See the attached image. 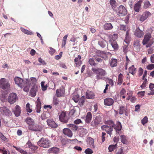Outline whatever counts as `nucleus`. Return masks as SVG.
<instances>
[{
  "label": "nucleus",
  "mask_w": 154,
  "mask_h": 154,
  "mask_svg": "<svg viewBox=\"0 0 154 154\" xmlns=\"http://www.w3.org/2000/svg\"><path fill=\"white\" fill-rule=\"evenodd\" d=\"M120 139L121 141L124 144H126L127 143V141L126 140V136L125 135H121L120 136Z\"/></svg>",
  "instance_id": "obj_39"
},
{
  "label": "nucleus",
  "mask_w": 154,
  "mask_h": 154,
  "mask_svg": "<svg viewBox=\"0 0 154 154\" xmlns=\"http://www.w3.org/2000/svg\"><path fill=\"white\" fill-rule=\"evenodd\" d=\"M143 70L142 68L140 67L138 71V75L139 76H141L143 73Z\"/></svg>",
  "instance_id": "obj_55"
},
{
  "label": "nucleus",
  "mask_w": 154,
  "mask_h": 154,
  "mask_svg": "<svg viewBox=\"0 0 154 154\" xmlns=\"http://www.w3.org/2000/svg\"><path fill=\"white\" fill-rule=\"evenodd\" d=\"M0 152H1L3 154H7V151L5 150L4 147H3V149H0Z\"/></svg>",
  "instance_id": "obj_63"
},
{
  "label": "nucleus",
  "mask_w": 154,
  "mask_h": 154,
  "mask_svg": "<svg viewBox=\"0 0 154 154\" xmlns=\"http://www.w3.org/2000/svg\"><path fill=\"white\" fill-rule=\"evenodd\" d=\"M97 56L100 57L105 60L107 59V55L109 54V53L105 51H101L98 50L96 52Z\"/></svg>",
  "instance_id": "obj_15"
},
{
  "label": "nucleus",
  "mask_w": 154,
  "mask_h": 154,
  "mask_svg": "<svg viewBox=\"0 0 154 154\" xmlns=\"http://www.w3.org/2000/svg\"><path fill=\"white\" fill-rule=\"evenodd\" d=\"M26 145L28 146L32 150H35L38 148L37 146H35L34 145L32 144L31 142L28 141L26 143Z\"/></svg>",
  "instance_id": "obj_30"
},
{
  "label": "nucleus",
  "mask_w": 154,
  "mask_h": 154,
  "mask_svg": "<svg viewBox=\"0 0 154 154\" xmlns=\"http://www.w3.org/2000/svg\"><path fill=\"white\" fill-rule=\"evenodd\" d=\"M0 87L3 90H8L10 88V85L9 81L2 78L0 79Z\"/></svg>",
  "instance_id": "obj_7"
},
{
  "label": "nucleus",
  "mask_w": 154,
  "mask_h": 154,
  "mask_svg": "<svg viewBox=\"0 0 154 154\" xmlns=\"http://www.w3.org/2000/svg\"><path fill=\"white\" fill-rule=\"evenodd\" d=\"M131 40V35L129 34L128 31H127L126 32L124 41L128 45L129 44Z\"/></svg>",
  "instance_id": "obj_22"
},
{
  "label": "nucleus",
  "mask_w": 154,
  "mask_h": 154,
  "mask_svg": "<svg viewBox=\"0 0 154 154\" xmlns=\"http://www.w3.org/2000/svg\"><path fill=\"white\" fill-rule=\"evenodd\" d=\"M102 120L101 116L99 115L97 116L94 120L91 122V125L94 128H96L101 122Z\"/></svg>",
  "instance_id": "obj_9"
},
{
  "label": "nucleus",
  "mask_w": 154,
  "mask_h": 154,
  "mask_svg": "<svg viewBox=\"0 0 154 154\" xmlns=\"http://www.w3.org/2000/svg\"><path fill=\"white\" fill-rule=\"evenodd\" d=\"M117 60L116 59L112 58L110 62L109 63L110 66L112 67L116 66L117 65Z\"/></svg>",
  "instance_id": "obj_28"
},
{
  "label": "nucleus",
  "mask_w": 154,
  "mask_h": 154,
  "mask_svg": "<svg viewBox=\"0 0 154 154\" xmlns=\"http://www.w3.org/2000/svg\"><path fill=\"white\" fill-rule=\"evenodd\" d=\"M85 152L86 154H92L93 152L91 149L88 148L85 149Z\"/></svg>",
  "instance_id": "obj_45"
},
{
  "label": "nucleus",
  "mask_w": 154,
  "mask_h": 154,
  "mask_svg": "<svg viewBox=\"0 0 154 154\" xmlns=\"http://www.w3.org/2000/svg\"><path fill=\"white\" fill-rule=\"evenodd\" d=\"M64 93L63 90L60 89H57L56 91L57 96L58 97H60L62 96V94Z\"/></svg>",
  "instance_id": "obj_36"
},
{
  "label": "nucleus",
  "mask_w": 154,
  "mask_h": 154,
  "mask_svg": "<svg viewBox=\"0 0 154 154\" xmlns=\"http://www.w3.org/2000/svg\"><path fill=\"white\" fill-rule=\"evenodd\" d=\"M87 142L90 146L89 147L93 148H95L94 145V141L93 138L89 137L87 139Z\"/></svg>",
  "instance_id": "obj_27"
},
{
  "label": "nucleus",
  "mask_w": 154,
  "mask_h": 154,
  "mask_svg": "<svg viewBox=\"0 0 154 154\" xmlns=\"http://www.w3.org/2000/svg\"><path fill=\"white\" fill-rule=\"evenodd\" d=\"M92 118V115L91 113L90 112H88L86 115L85 117V121L87 123H89L91 121Z\"/></svg>",
  "instance_id": "obj_25"
},
{
  "label": "nucleus",
  "mask_w": 154,
  "mask_h": 154,
  "mask_svg": "<svg viewBox=\"0 0 154 154\" xmlns=\"http://www.w3.org/2000/svg\"><path fill=\"white\" fill-rule=\"evenodd\" d=\"M150 5H151L149 2L148 1H145L144 2L143 8H147L149 7Z\"/></svg>",
  "instance_id": "obj_41"
},
{
  "label": "nucleus",
  "mask_w": 154,
  "mask_h": 154,
  "mask_svg": "<svg viewBox=\"0 0 154 154\" xmlns=\"http://www.w3.org/2000/svg\"><path fill=\"white\" fill-rule=\"evenodd\" d=\"M28 128L29 130L35 131H41L42 130L41 126L37 124H34V123L29 126Z\"/></svg>",
  "instance_id": "obj_12"
},
{
  "label": "nucleus",
  "mask_w": 154,
  "mask_h": 154,
  "mask_svg": "<svg viewBox=\"0 0 154 154\" xmlns=\"http://www.w3.org/2000/svg\"><path fill=\"white\" fill-rule=\"evenodd\" d=\"M88 62L89 64L92 66H95L96 65L94 59L93 58H90L88 60Z\"/></svg>",
  "instance_id": "obj_42"
},
{
  "label": "nucleus",
  "mask_w": 154,
  "mask_h": 154,
  "mask_svg": "<svg viewBox=\"0 0 154 154\" xmlns=\"http://www.w3.org/2000/svg\"><path fill=\"white\" fill-rule=\"evenodd\" d=\"M29 106L30 104L29 103H27L26 105V109L27 112L31 113L32 112V110L30 109Z\"/></svg>",
  "instance_id": "obj_47"
},
{
  "label": "nucleus",
  "mask_w": 154,
  "mask_h": 154,
  "mask_svg": "<svg viewBox=\"0 0 154 154\" xmlns=\"http://www.w3.org/2000/svg\"><path fill=\"white\" fill-rule=\"evenodd\" d=\"M0 112L3 115L6 116H10L11 115V112L6 106H3L0 108Z\"/></svg>",
  "instance_id": "obj_14"
},
{
  "label": "nucleus",
  "mask_w": 154,
  "mask_h": 154,
  "mask_svg": "<svg viewBox=\"0 0 154 154\" xmlns=\"http://www.w3.org/2000/svg\"><path fill=\"white\" fill-rule=\"evenodd\" d=\"M117 144L115 145H110L109 146L108 149L109 152H111L116 148V147Z\"/></svg>",
  "instance_id": "obj_37"
},
{
  "label": "nucleus",
  "mask_w": 154,
  "mask_h": 154,
  "mask_svg": "<svg viewBox=\"0 0 154 154\" xmlns=\"http://www.w3.org/2000/svg\"><path fill=\"white\" fill-rule=\"evenodd\" d=\"M143 0H140L136 3L134 6V10L137 12H139L140 9L141 8V5L143 2Z\"/></svg>",
  "instance_id": "obj_16"
},
{
  "label": "nucleus",
  "mask_w": 154,
  "mask_h": 154,
  "mask_svg": "<svg viewBox=\"0 0 154 154\" xmlns=\"http://www.w3.org/2000/svg\"><path fill=\"white\" fill-rule=\"evenodd\" d=\"M79 100V103H80L81 104L83 105V103L85 101V99L83 97H81Z\"/></svg>",
  "instance_id": "obj_61"
},
{
  "label": "nucleus",
  "mask_w": 154,
  "mask_h": 154,
  "mask_svg": "<svg viewBox=\"0 0 154 154\" xmlns=\"http://www.w3.org/2000/svg\"><path fill=\"white\" fill-rule=\"evenodd\" d=\"M114 103L113 99L110 98H107L104 100V104L105 105L111 106Z\"/></svg>",
  "instance_id": "obj_20"
},
{
  "label": "nucleus",
  "mask_w": 154,
  "mask_h": 154,
  "mask_svg": "<svg viewBox=\"0 0 154 154\" xmlns=\"http://www.w3.org/2000/svg\"><path fill=\"white\" fill-rule=\"evenodd\" d=\"M107 122V125H103L102 126L101 128L105 130L110 136L112 134V132L113 131V128L115 130L116 134H120L121 133L122 126L120 122H117L116 125L112 121H109Z\"/></svg>",
  "instance_id": "obj_1"
},
{
  "label": "nucleus",
  "mask_w": 154,
  "mask_h": 154,
  "mask_svg": "<svg viewBox=\"0 0 154 154\" xmlns=\"http://www.w3.org/2000/svg\"><path fill=\"white\" fill-rule=\"evenodd\" d=\"M36 111L37 113H40V109L41 108V103L40 101V99L38 98L36 103Z\"/></svg>",
  "instance_id": "obj_23"
},
{
  "label": "nucleus",
  "mask_w": 154,
  "mask_h": 154,
  "mask_svg": "<svg viewBox=\"0 0 154 154\" xmlns=\"http://www.w3.org/2000/svg\"><path fill=\"white\" fill-rule=\"evenodd\" d=\"M14 81L15 83L19 87L21 88H23L24 91H29L30 87V79H26L25 80L18 77H16Z\"/></svg>",
  "instance_id": "obj_2"
},
{
  "label": "nucleus",
  "mask_w": 154,
  "mask_h": 154,
  "mask_svg": "<svg viewBox=\"0 0 154 154\" xmlns=\"http://www.w3.org/2000/svg\"><path fill=\"white\" fill-rule=\"evenodd\" d=\"M116 1L115 0H110V4L112 8H115Z\"/></svg>",
  "instance_id": "obj_49"
},
{
  "label": "nucleus",
  "mask_w": 154,
  "mask_h": 154,
  "mask_svg": "<svg viewBox=\"0 0 154 154\" xmlns=\"http://www.w3.org/2000/svg\"><path fill=\"white\" fill-rule=\"evenodd\" d=\"M17 99V96L16 93H11L8 98V101L11 104H13L16 101Z\"/></svg>",
  "instance_id": "obj_10"
},
{
  "label": "nucleus",
  "mask_w": 154,
  "mask_h": 154,
  "mask_svg": "<svg viewBox=\"0 0 154 154\" xmlns=\"http://www.w3.org/2000/svg\"><path fill=\"white\" fill-rule=\"evenodd\" d=\"M113 26L111 23H106L104 25V28L105 30H109L113 28Z\"/></svg>",
  "instance_id": "obj_32"
},
{
  "label": "nucleus",
  "mask_w": 154,
  "mask_h": 154,
  "mask_svg": "<svg viewBox=\"0 0 154 154\" xmlns=\"http://www.w3.org/2000/svg\"><path fill=\"white\" fill-rule=\"evenodd\" d=\"M70 116L67 112H62L59 116L60 121L63 123H66L69 119Z\"/></svg>",
  "instance_id": "obj_8"
},
{
  "label": "nucleus",
  "mask_w": 154,
  "mask_h": 154,
  "mask_svg": "<svg viewBox=\"0 0 154 154\" xmlns=\"http://www.w3.org/2000/svg\"><path fill=\"white\" fill-rule=\"evenodd\" d=\"M38 60L40 63L42 65H45L46 64L45 62L40 57L38 59Z\"/></svg>",
  "instance_id": "obj_57"
},
{
  "label": "nucleus",
  "mask_w": 154,
  "mask_h": 154,
  "mask_svg": "<svg viewBox=\"0 0 154 154\" xmlns=\"http://www.w3.org/2000/svg\"><path fill=\"white\" fill-rule=\"evenodd\" d=\"M109 42L112 48L114 50H117L118 49V45L117 42L112 38L109 39Z\"/></svg>",
  "instance_id": "obj_17"
},
{
  "label": "nucleus",
  "mask_w": 154,
  "mask_h": 154,
  "mask_svg": "<svg viewBox=\"0 0 154 154\" xmlns=\"http://www.w3.org/2000/svg\"><path fill=\"white\" fill-rule=\"evenodd\" d=\"M118 15L120 16H123L127 14V11L123 5H120L117 10Z\"/></svg>",
  "instance_id": "obj_11"
},
{
  "label": "nucleus",
  "mask_w": 154,
  "mask_h": 154,
  "mask_svg": "<svg viewBox=\"0 0 154 154\" xmlns=\"http://www.w3.org/2000/svg\"><path fill=\"white\" fill-rule=\"evenodd\" d=\"M125 111V107L122 106H121L119 108V114L120 115L123 114Z\"/></svg>",
  "instance_id": "obj_43"
},
{
  "label": "nucleus",
  "mask_w": 154,
  "mask_h": 154,
  "mask_svg": "<svg viewBox=\"0 0 154 154\" xmlns=\"http://www.w3.org/2000/svg\"><path fill=\"white\" fill-rule=\"evenodd\" d=\"M94 57H95L96 61L100 63L102 62L103 60L100 58L97 57L96 55L94 56Z\"/></svg>",
  "instance_id": "obj_56"
},
{
  "label": "nucleus",
  "mask_w": 154,
  "mask_h": 154,
  "mask_svg": "<svg viewBox=\"0 0 154 154\" xmlns=\"http://www.w3.org/2000/svg\"><path fill=\"white\" fill-rule=\"evenodd\" d=\"M127 27L126 26L124 25H121L120 27V29L122 30L125 31L126 30Z\"/></svg>",
  "instance_id": "obj_62"
},
{
  "label": "nucleus",
  "mask_w": 154,
  "mask_h": 154,
  "mask_svg": "<svg viewBox=\"0 0 154 154\" xmlns=\"http://www.w3.org/2000/svg\"><path fill=\"white\" fill-rule=\"evenodd\" d=\"M134 45L137 46H140V41L138 40H135L134 42Z\"/></svg>",
  "instance_id": "obj_58"
},
{
  "label": "nucleus",
  "mask_w": 154,
  "mask_h": 154,
  "mask_svg": "<svg viewBox=\"0 0 154 154\" xmlns=\"http://www.w3.org/2000/svg\"><path fill=\"white\" fill-rule=\"evenodd\" d=\"M118 85H121L123 81V75L122 74L120 73L118 76Z\"/></svg>",
  "instance_id": "obj_35"
},
{
  "label": "nucleus",
  "mask_w": 154,
  "mask_h": 154,
  "mask_svg": "<svg viewBox=\"0 0 154 154\" xmlns=\"http://www.w3.org/2000/svg\"><path fill=\"white\" fill-rule=\"evenodd\" d=\"M106 135V134L105 132H102V141L103 142L105 141V136Z\"/></svg>",
  "instance_id": "obj_64"
},
{
  "label": "nucleus",
  "mask_w": 154,
  "mask_h": 154,
  "mask_svg": "<svg viewBox=\"0 0 154 154\" xmlns=\"http://www.w3.org/2000/svg\"><path fill=\"white\" fill-rule=\"evenodd\" d=\"M74 123L75 124H79L80 123H82V121L80 119H77L74 121Z\"/></svg>",
  "instance_id": "obj_60"
},
{
  "label": "nucleus",
  "mask_w": 154,
  "mask_h": 154,
  "mask_svg": "<svg viewBox=\"0 0 154 154\" xmlns=\"http://www.w3.org/2000/svg\"><path fill=\"white\" fill-rule=\"evenodd\" d=\"M86 95L87 98L89 99H93L94 97L93 92L90 91H87L86 93Z\"/></svg>",
  "instance_id": "obj_26"
},
{
  "label": "nucleus",
  "mask_w": 154,
  "mask_h": 154,
  "mask_svg": "<svg viewBox=\"0 0 154 154\" xmlns=\"http://www.w3.org/2000/svg\"><path fill=\"white\" fill-rule=\"evenodd\" d=\"M73 100L75 103H77L79 100V97L78 95L74 96L73 98Z\"/></svg>",
  "instance_id": "obj_50"
},
{
  "label": "nucleus",
  "mask_w": 154,
  "mask_h": 154,
  "mask_svg": "<svg viewBox=\"0 0 154 154\" xmlns=\"http://www.w3.org/2000/svg\"><path fill=\"white\" fill-rule=\"evenodd\" d=\"M49 48L50 49V50L49 51V53L51 55H53L54 53L55 52V50L51 47H50Z\"/></svg>",
  "instance_id": "obj_53"
},
{
  "label": "nucleus",
  "mask_w": 154,
  "mask_h": 154,
  "mask_svg": "<svg viewBox=\"0 0 154 154\" xmlns=\"http://www.w3.org/2000/svg\"><path fill=\"white\" fill-rule=\"evenodd\" d=\"M151 38V33L149 32L147 33L144 36L142 43L143 45H146V48L150 47L153 44V42L152 41H151L149 43H148Z\"/></svg>",
  "instance_id": "obj_6"
},
{
  "label": "nucleus",
  "mask_w": 154,
  "mask_h": 154,
  "mask_svg": "<svg viewBox=\"0 0 154 154\" xmlns=\"http://www.w3.org/2000/svg\"><path fill=\"white\" fill-rule=\"evenodd\" d=\"M41 84L42 90V91H45L47 89V87L44 86V82H41Z\"/></svg>",
  "instance_id": "obj_52"
},
{
  "label": "nucleus",
  "mask_w": 154,
  "mask_h": 154,
  "mask_svg": "<svg viewBox=\"0 0 154 154\" xmlns=\"http://www.w3.org/2000/svg\"><path fill=\"white\" fill-rule=\"evenodd\" d=\"M148 122V119L146 116H145L141 121V122L142 124L144 125L146 123Z\"/></svg>",
  "instance_id": "obj_44"
},
{
  "label": "nucleus",
  "mask_w": 154,
  "mask_h": 154,
  "mask_svg": "<svg viewBox=\"0 0 154 154\" xmlns=\"http://www.w3.org/2000/svg\"><path fill=\"white\" fill-rule=\"evenodd\" d=\"M13 111L16 116H19L21 112L20 107L18 105H16L15 107V109Z\"/></svg>",
  "instance_id": "obj_24"
},
{
  "label": "nucleus",
  "mask_w": 154,
  "mask_h": 154,
  "mask_svg": "<svg viewBox=\"0 0 154 154\" xmlns=\"http://www.w3.org/2000/svg\"><path fill=\"white\" fill-rule=\"evenodd\" d=\"M63 133L65 135L70 137H72L73 135L72 132L68 128L64 129L63 130Z\"/></svg>",
  "instance_id": "obj_21"
},
{
  "label": "nucleus",
  "mask_w": 154,
  "mask_h": 154,
  "mask_svg": "<svg viewBox=\"0 0 154 154\" xmlns=\"http://www.w3.org/2000/svg\"><path fill=\"white\" fill-rule=\"evenodd\" d=\"M68 127L70 128L74 131H76L78 128V126L73 124H69L67 125Z\"/></svg>",
  "instance_id": "obj_34"
},
{
  "label": "nucleus",
  "mask_w": 154,
  "mask_h": 154,
  "mask_svg": "<svg viewBox=\"0 0 154 154\" xmlns=\"http://www.w3.org/2000/svg\"><path fill=\"white\" fill-rule=\"evenodd\" d=\"M144 33L142 30H141L139 27L137 28L135 30L134 35L137 37L140 38L142 37Z\"/></svg>",
  "instance_id": "obj_18"
},
{
  "label": "nucleus",
  "mask_w": 154,
  "mask_h": 154,
  "mask_svg": "<svg viewBox=\"0 0 154 154\" xmlns=\"http://www.w3.org/2000/svg\"><path fill=\"white\" fill-rule=\"evenodd\" d=\"M136 69L134 67V65H132L129 68V71L130 73L132 74H134Z\"/></svg>",
  "instance_id": "obj_38"
},
{
  "label": "nucleus",
  "mask_w": 154,
  "mask_h": 154,
  "mask_svg": "<svg viewBox=\"0 0 154 154\" xmlns=\"http://www.w3.org/2000/svg\"><path fill=\"white\" fill-rule=\"evenodd\" d=\"M59 102V100H58L57 98L56 97H54V99L53 100V104L55 105H57L58 104Z\"/></svg>",
  "instance_id": "obj_48"
},
{
  "label": "nucleus",
  "mask_w": 154,
  "mask_h": 154,
  "mask_svg": "<svg viewBox=\"0 0 154 154\" xmlns=\"http://www.w3.org/2000/svg\"><path fill=\"white\" fill-rule=\"evenodd\" d=\"M17 150L21 153H23V154H26L27 153L26 152L23 150L20 147H18V148L17 149Z\"/></svg>",
  "instance_id": "obj_59"
},
{
  "label": "nucleus",
  "mask_w": 154,
  "mask_h": 154,
  "mask_svg": "<svg viewBox=\"0 0 154 154\" xmlns=\"http://www.w3.org/2000/svg\"><path fill=\"white\" fill-rule=\"evenodd\" d=\"M47 122L48 126L52 128H55L57 127V125L51 119H47Z\"/></svg>",
  "instance_id": "obj_19"
},
{
  "label": "nucleus",
  "mask_w": 154,
  "mask_h": 154,
  "mask_svg": "<svg viewBox=\"0 0 154 154\" xmlns=\"http://www.w3.org/2000/svg\"><path fill=\"white\" fill-rule=\"evenodd\" d=\"M92 70L97 75L96 78L97 80L102 79V77L106 74V71L102 68H92Z\"/></svg>",
  "instance_id": "obj_4"
},
{
  "label": "nucleus",
  "mask_w": 154,
  "mask_h": 154,
  "mask_svg": "<svg viewBox=\"0 0 154 154\" xmlns=\"http://www.w3.org/2000/svg\"><path fill=\"white\" fill-rule=\"evenodd\" d=\"M30 85L32 86L30 93L31 97H34L36 95V93L38 89V87L36 85V79L35 78H31L30 79Z\"/></svg>",
  "instance_id": "obj_3"
},
{
  "label": "nucleus",
  "mask_w": 154,
  "mask_h": 154,
  "mask_svg": "<svg viewBox=\"0 0 154 154\" xmlns=\"http://www.w3.org/2000/svg\"><path fill=\"white\" fill-rule=\"evenodd\" d=\"M59 149L56 147H53L48 149V152L49 153H57L59 151Z\"/></svg>",
  "instance_id": "obj_29"
},
{
  "label": "nucleus",
  "mask_w": 154,
  "mask_h": 154,
  "mask_svg": "<svg viewBox=\"0 0 154 154\" xmlns=\"http://www.w3.org/2000/svg\"><path fill=\"white\" fill-rule=\"evenodd\" d=\"M81 59V56L79 55L77 57H76L74 59V62H75V64L77 66L78 64L77 62L79 60H80Z\"/></svg>",
  "instance_id": "obj_51"
},
{
  "label": "nucleus",
  "mask_w": 154,
  "mask_h": 154,
  "mask_svg": "<svg viewBox=\"0 0 154 154\" xmlns=\"http://www.w3.org/2000/svg\"><path fill=\"white\" fill-rule=\"evenodd\" d=\"M151 15V13L148 11L144 12L142 14L140 15L139 20L141 22H143Z\"/></svg>",
  "instance_id": "obj_13"
},
{
  "label": "nucleus",
  "mask_w": 154,
  "mask_h": 154,
  "mask_svg": "<svg viewBox=\"0 0 154 154\" xmlns=\"http://www.w3.org/2000/svg\"><path fill=\"white\" fill-rule=\"evenodd\" d=\"M107 42L104 40L99 41L98 42V44L102 48H104L105 47L107 44Z\"/></svg>",
  "instance_id": "obj_31"
},
{
  "label": "nucleus",
  "mask_w": 154,
  "mask_h": 154,
  "mask_svg": "<svg viewBox=\"0 0 154 154\" xmlns=\"http://www.w3.org/2000/svg\"><path fill=\"white\" fill-rule=\"evenodd\" d=\"M68 36V34L64 36L62 42V46H64L66 43V39Z\"/></svg>",
  "instance_id": "obj_40"
},
{
  "label": "nucleus",
  "mask_w": 154,
  "mask_h": 154,
  "mask_svg": "<svg viewBox=\"0 0 154 154\" xmlns=\"http://www.w3.org/2000/svg\"><path fill=\"white\" fill-rule=\"evenodd\" d=\"M75 108L74 107L73 109H71L70 112V114L71 115H74L76 112Z\"/></svg>",
  "instance_id": "obj_54"
},
{
  "label": "nucleus",
  "mask_w": 154,
  "mask_h": 154,
  "mask_svg": "<svg viewBox=\"0 0 154 154\" xmlns=\"http://www.w3.org/2000/svg\"><path fill=\"white\" fill-rule=\"evenodd\" d=\"M0 138L2 140L6 142H8V140L7 138L2 134V133L0 132Z\"/></svg>",
  "instance_id": "obj_46"
},
{
  "label": "nucleus",
  "mask_w": 154,
  "mask_h": 154,
  "mask_svg": "<svg viewBox=\"0 0 154 154\" xmlns=\"http://www.w3.org/2000/svg\"><path fill=\"white\" fill-rule=\"evenodd\" d=\"M50 143L48 138L42 137L38 142L37 144L41 147L48 148L50 147Z\"/></svg>",
  "instance_id": "obj_5"
},
{
  "label": "nucleus",
  "mask_w": 154,
  "mask_h": 154,
  "mask_svg": "<svg viewBox=\"0 0 154 154\" xmlns=\"http://www.w3.org/2000/svg\"><path fill=\"white\" fill-rule=\"evenodd\" d=\"M26 122L27 124L29 125V126L34 123V122L33 119L30 117L27 118L26 119Z\"/></svg>",
  "instance_id": "obj_33"
}]
</instances>
